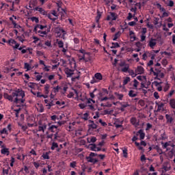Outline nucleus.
I'll list each match as a JSON object with an SVG mask.
<instances>
[{"mask_svg": "<svg viewBox=\"0 0 175 175\" xmlns=\"http://www.w3.org/2000/svg\"><path fill=\"white\" fill-rule=\"evenodd\" d=\"M165 119L167 120V123L168 124H172L174 120L172 116L170 114H165Z\"/></svg>", "mask_w": 175, "mask_h": 175, "instance_id": "16", "label": "nucleus"}, {"mask_svg": "<svg viewBox=\"0 0 175 175\" xmlns=\"http://www.w3.org/2000/svg\"><path fill=\"white\" fill-rule=\"evenodd\" d=\"M55 104L53 103V100H50L49 103L46 105V107H48V109L50 110L51 108L53 106H55Z\"/></svg>", "mask_w": 175, "mask_h": 175, "instance_id": "26", "label": "nucleus"}, {"mask_svg": "<svg viewBox=\"0 0 175 175\" xmlns=\"http://www.w3.org/2000/svg\"><path fill=\"white\" fill-rule=\"evenodd\" d=\"M154 79L160 80V79H163L165 77V75L161 71L159 72L158 75H154Z\"/></svg>", "mask_w": 175, "mask_h": 175, "instance_id": "20", "label": "nucleus"}, {"mask_svg": "<svg viewBox=\"0 0 175 175\" xmlns=\"http://www.w3.org/2000/svg\"><path fill=\"white\" fill-rule=\"evenodd\" d=\"M142 78L144 79H146V76H144V77H142V76H137V80H138V81H143V79H142Z\"/></svg>", "mask_w": 175, "mask_h": 175, "instance_id": "48", "label": "nucleus"}, {"mask_svg": "<svg viewBox=\"0 0 175 175\" xmlns=\"http://www.w3.org/2000/svg\"><path fill=\"white\" fill-rule=\"evenodd\" d=\"M138 133H139V139L141 140H144L146 136L145 133L144 132L143 129H139L138 131Z\"/></svg>", "mask_w": 175, "mask_h": 175, "instance_id": "17", "label": "nucleus"}, {"mask_svg": "<svg viewBox=\"0 0 175 175\" xmlns=\"http://www.w3.org/2000/svg\"><path fill=\"white\" fill-rule=\"evenodd\" d=\"M109 99V97H107V96H105V97H101V98H99V100H100V102H103V101H107V100H108Z\"/></svg>", "mask_w": 175, "mask_h": 175, "instance_id": "54", "label": "nucleus"}, {"mask_svg": "<svg viewBox=\"0 0 175 175\" xmlns=\"http://www.w3.org/2000/svg\"><path fill=\"white\" fill-rule=\"evenodd\" d=\"M103 96H105V94L103 92L98 91V98H101L103 97Z\"/></svg>", "mask_w": 175, "mask_h": 175, "instance_id": "60", "label": "nucleus"}, {"mask_svg": "<svg viewBox=\"0 0 175 175\" xmlns=\"http://www.w3.org/2000/svg\"><path fill=\"white\" fill-rule=\"evenodd\" d=\"M18 50H19L20 51H21L22 54H26L27 50H30V49L28 48L27 49H23V47L21 46V47L18 49Z\"/></svg>", "mask_w": 175, "mask_h": 175, "instance_id": "40", "label": "nucleus"}, {"mask_svg": "<svg viewBox=\"0 0 175 175\" xmlns=\"http://www.w3.org/2000/svg\"><path fill=\"white\" fill-rule=\"evenodd\" d=\"M3 96L5 99L10 102H13V98H15L14 100L15 104H23L25 102V99L24 98L25 97V92L20 89L12 92V95L4 93Z\"/></svg>", "mask_w": 175, "mask_h": 175, "instance_id": "1", "label": "nucleus"}, {"mask_svg": "<svg viewBox=\"0 0 175 175\" xmlns=\"http://www.w3.org/2000/svg\"><path fill=\"white\" fill-rule=\"evenodd\" d=\"M58 46L59 47V49H63L64 47V42L62 40H60L57 42Z\"/></svg>", "mask_w": 175, "mask_h": 175, "instance_id": "49", "label": "nucleus"}, {"mask_svg": "<svg viewBox=\"0 0 175 175\" xmlns=\"http://www.w3.org/2000/svg\"><path fill=\"white\" fill-rule=\"evenodd\" d=\"M87 160L89 163H92L93 164H96L98 162V159H94L92 157H87Z\"/></svg>", "mask_w": 175, "mask_h": 175, "instance_id": "13", "label": "nucleus"}, {"mask_svg": "<svg viewBox=\"0 0 175 175\" xmlns=\"http://www.w3.org/2000/svg\"><path fill=\"white\" fill-rule=\"evenodd\" d=\"M8 43H10V46H13V44H16V41L15 40L10 39V40L8 41Z\"/></svg>", "mask_w": 175, "mask_h": 175, "instance_id": "46", "label": "nucleus"}, {"mask_svg": "<svg viewBox=\"0 0 175 175\" xmlns=\"http://www.w3.org/2000/svg\"><path fill=\"white\" fill-rule=\"evenodd\" d=\"M31 21H35L36 23H39V19L38 18L36 17V16H33L31 18Z\"/></svg>", "mask_w": 175, "mask_h": 175, "instance_id": "59", "label": "nucleus"}, {"mask_svg": "<svg viewBox=\"0 0 175 175\" xmlns=\"http://www.w3.org/2000/svg\"><path fill=\"white\" fill-rule=\"evenodd\" d=\"M97 139L96 137H92L90 141H89V143H95L96 142Z\"/></svg>", "mask_w": 175, "mask_h": 175, "instance_id": "55", "label": "nucleus"}, {"mask_svg": "<svg viewBox=\"0 0 175 175\" xmlns=\"http://www.w3.org/2000/svg\"><path fill=\"white\" fill-rule=\"evenodd\" d=\"M123 157L128 158V150L126 148L123 150Z\"/></svg>", "mask_w": 175, "mask_h": 175, "instance_id": "41", "label": "nucleus"}, {"mask_svg": "<svg viewBox=\"0 0 175 175\" xmlns=\"http://www.w3.org/2000/svg\"><path fill=\"white\" fill-rule=\"evenodd\" d=\"M88 117H89V113H85L83 115L82 119L84 120L85 121H87L88 120Z\"/></svg>", "mask_w": 175, "mask_h": 175, "instance_id": "39", "label": "nucleus"}, {"mask_svg": "<svg viewBox=\"0 0 175 175\" xmlns=\"http://www.w3.org/2000/svg\"><path fill=\"white\" fill-rule=\"evenodd\" d=\"M90 127L92 129H97V124H96L93 120H90Z\"/></svg>", "mask_w": 175, "mask_h": 175, "instance_id": "28", "label": "nucleus"}, {"mask_svg": "<svg viewBox=\"0 0 175 175\" xmlns=\"http://www.w3.org/2000/svg\"><path fill=\"white\" fill-rule=\"evenodd\" d=\"M133 17V14L130 12L129 13V16H127V20L131 21Z\"/></svg>", "mask_w": 175, "mask_h": 175, "instance_id": "64", "label": "nucleus"}, {"mask_svg": "<svg viewBox=\"0 0 175 175\" xmlns=\"http://www.w3.org/2000/svg\"><path fill=\"white\" fill-rule=\"evenodd\" d=\"M98 91L97 88H95L94 90L92 92L90 93V97L92 98V99H94L95 98V93Z\"/></svg>", "mask_w": 175, "mask_h": 175, "instance_id": "36", "label": "nucleus"}, {"mask_svg": "<svg viewBox=\"0 0 175 175\" xmlns=\"http://www.w3.org/2000/svg\"><path fill=\"white\" fill-rule=\"evenodd\" d=\"M170 85L168 83H165V85L163 88V92H167L169 90H170Z\"/></svg>", "mask_w": 175, "mask_h": 175, "instance_id": "37", "label": "nucleus"}, {"mask_svg": "<svg viewBox=\"0 0 175 175\" xmlns=\"http://www.w3.org/2000/svg\"><path fill=\"white\" fill-rule=\"evenodd\" d=\"M45 46H47L48 47H51V42L49 40H47L45 42Z\"/></svg>", "mask_w": 175, "mask_h": 175, "instance_id": "63", "label": "nucleus"}, {"mask_svg": "<svg viewBox=\"0 0 175 175\" xmlns=\"http://www.w3.org/2000/svg\"><path fill=\"white\" fill-rule=\"evenodd\" d=\"M120 35H121L120 31L116 32V33H115V36H113V41L117 40V39H118L120 38Z\"/></svg>", "mask_w": 175, "mask_h": 175, "instance_id": "32", "label": "nucleus"}, {"mask_svg": "<svg viewBox=\"0 0 175 175\" xmlns=\"http://www.w3.org/2000/svg\"><path fill=\"white\" fill-rule=\"evenodd\" d=\"M51 14H48V12H47V15H45V16H46L49 19H51L53 21H56L57 18H52V15Z\"/></svg>", "mask_w": 175, "mask_h": 175, "instance_id": "42", "label": "nucleus"}, {"mask_svg": "<svg viewBox=\"0 0 175 175\" xmlns=\"http://www.w3.org/2000/svg\"><path fill=\"white\" fill-rule=\"evenodd\" d=\"M101 17V14L100 12H98V14L96 17V21L97 23H99L100 18Z\"/></svg>", "mask_w": 175, "mask_h": 175, "instance_id": "45", "label": "nucleus"}, {"mask_svg": "<svg viewBox=\"0 0 175 175\" xmlns=\"http://www.w3.org/2000/svg\"><path fill=\"white\" fill-rule=\"evenodd\" d=\"M137 94L135 93V92L133 90H131L129 91V96L130 98H135V97H137Z\"/></svg>", "mask_w": 175, "mask_h": 175, "instance_id": "23", "label": "nucleus"}, {"mask_svg": "<svg viewBox=\"0 0 175 175\" xmlns=\"http://www.w3.org/2000/svg\"><path fill=\"white\" fill-rule=\"evenodd\" d=\"M167 6L173 7L174 5V2L172 0H167V1L165 2Z\"/></svg>", "mask_w": 175, "mask_h": 175, "instance_id": "27", "label": "nucleus"}, {"mask_svg": "<svg viewBox=\"0 0 175 175\" xmlns=\"http://www.w3.org/2000/svg\"><path fill=\"white\" fill-rule=\"evenodd\" d=\"M44 28H47V25H42L38 24L35 26L33 32H38L39 31L38 30V29L42 30L44 29Z\"/></svg>", "mask_w": 175, "mask_h": 175, "instance_id": "9", "label": "nucleus"}, {"mask_svg": "<svg viewBox=\"0 0 175 175\" xmlns=\"http://www.w3.org/2000/svg\"><path fill=\"white\" fill-rule=\"evenodd\" d=\"M161 72V68L154 67V72H153L154 76H158L159 73Z\"/></svg>", "mask_w": 175, "mask_h": 175, "instance_id": "24", "label": "nucleus"}, {"mask_svg": "<svg viewBox=\"0 0 175 175\" xmlns=\"http://www.w3.org/2000/svg\"><path fill=\"white\" fill-rule=\"evenodd\" d=\"M36 54H37V55H38L39 57H42V56L44 55L43 52H42L41 51H36Z\"/></svg>", "mask_w": 175, "mask_h": 175, "instance_id": "62", "label": "nucleus"}, {"mask_svg": "<svg viewBox=\"0 0 175 175\" xmlns=\"http://www.w3.org/2000/svg\"><path fill=\"white\" fill-rule=\"evenodd\" d=\"M115 96H116V98L119 99V100H122V98L124 97V94H119L118 92H115Z\"/></svg>", "mask_w": 175, "mask_h": 175, "instance_id": "29", "label": "nucleus"}, {"mask_svg": "<svg viewBox=\"0 0 175 175\" xmlns=\"http://www.w3.org/2000/svg\"><path fill=\"white\" fill-rule=\"evenodd\" d=\"M159 18H154V21H153V24H154V25H158L159 24Z\"/></svg>", "mask_w": 175, "mask_h": 175, "instance_id": "61", "label": "nucleus"}, {"mask_svg": "<svg viewBox=\"0 0 175 175\" xmlns=\"http://www.w3.org/2000/svg\"><path fill=\"white\" fill-rule=\"evenodd\" d=\"M36 11H38L42 15L46 16L47 15V12L44 10L42 8L36 7L34 9Z\"/></svg>", "mask_w": 175, "mask_h": 175, "instance_id": "10", "label": "nucleus"}, {"mask_svg": "<svg viewBox=\"0 0 175 175\" xmlns=\"http://www.w3.org/2000/svg\"><path fill=\"white\" fill-rule=\"evenodd\" d=\"M161 144L163 145V149H166L167 150H170L169 146L174 147V144H171L170 142L161 143Z\"/></svg>", "mask_w": 175, "mask_h": 175, "instance_id": "8", "label": "nucleus"}, {"mask_svg": "<svg viewBox=\"0 0 175 175\" xmlns=\"http://www.w3.org/2000/svg\"><path fill=\"white\" fill-rule=\"evenodd\" d=\"M156 44H157V40L154 38L150 39V41H149V46H150L151 49H154Z\"/></svg>", "mask_w": 175, "mask_h": 175, "instance_id": "14", "label": "nucleus"}, {"mask_svg": "<svg viewBox=\"0 0 175 175\" xmlns=\"http://www.w3.org/2000/svg\"><path fill=\"white\" fill-rule=\"evenodd\" d=\"M49 89H50V85L49 84H46L44 87V94H41V96H39L40 98H44V99L48 98V94H49Z\"/></svg>", "mask_w": 175, "mask_h": 175, "instance_id": "3", "label": "nucleus"}, {"mask_svg": "<svg viewBox=\"0 0 175 175\" xmlns=\"http://www.w3.org/2000/svg\"><path fill=\"white\" fill-rule=\"evenodd\" d=\"M129 66H127L122 68V72L127 73L129 71Z\"/></svg>", "mask_w": 175, "mask_h": 175, "instance_id": "43", "label": "nucleus"}, {"mask_svg": "<svg viewBox=\"0 0 175 175\" xmlns=\"http://www.w3.org/2000/svg\"><path fill=\"white\" fill-rule=\"evenodd\" d=\"M119 47H120V46L118 42H112L111 49H118Z\"/></svg>", "mask_w": 175, "mask_h": 175, "instance_id": "31", "label": "nucleus"}, {"mask_svg": "<svg viewBox=\"0 0 175 175\" xmlns=\"http://www.w3.org/2000/svg\"><path fill=\"white\" fill-rule=\"evenodd\" d=\"M49 131L52 132V133H57L58 132L57 131V128L58 126H56V125H51V123H49Z\"/></svg>", "mask_w": 175, "mask_h": 175, "instance_id": "5", "label": "nucleus"}, {"mask_svg": "<svg viewBox=\"0 0 175 175\" xmlns=\"http://www.w3.org/2000/svg\"><path fill=\"white\" fill-rule=\"evenodd\" d=\"M139 82L137 79H134V85H133V86L134 87V88L137 89V86H138Z\"/></svg>", "mask_w": 175, "mask_h": 175, "instance_id": "53", "label": "nucleus"}, {"mask_svg": "<svg viewBox=\"0 0 175 175\" xmlns=\"http://www.w3.org/2000/svg\"><path fill=\"white\" fill-rule=\"evenodd\" d=\"M129 74H130V76H131V77L133 78H135L137 77V73L135 72L133 70H129Z\"/></svg>", "mask_w": 175, "mask_h": 175, "instance_id": "30", "label": "nucleus"}, {"mask_svg": "<svg viewBox=\"0 0 175 175\" xmlns=\"http://www.w3.org/2000/svg\"><path fill=\"white\" fill-rule=\"evenodd\" d=\"M41 159H44V160H49L50 159V157H49V154L48 152H44L41 157Z\"/></svg>", "mask_w": 175, "mask_h": 175, "instance_id": "19", "label": "nucleus"}, {"mask_svg": "<svg viewBox=\"0 0 175 175\" xmlns=\"http://www.w3.org/2000/svg\"><path fill=\"white\" fill-rule=\"evenodd\" d=\"M129 35H130V36H131V39H134V40H136V36H135V33H134V31H130V32H129Z\"/></svg>", "mask_w": 175, "mask_h": 175, "instance_id": "38", "label": "nucleus"}, {"mask_svg": "<svg viewBox=\"0 0 175 175\" xmlns=\"http://www.w3.org/2000/svg\"><path fill=\"white\" fill-rule=\"evenodd\" d=\"M170 107L173 109L175 110V98H170L168 101Z\"/></svg>", "mask_w": 175, "mask_h": 175, "instance_id": "12", "label": "nucleus"}, {"mask_svg": "<svg viewBox=\"0 0 175 175\" xmlns=\"http://www.w3.org/2000/svg\"><path fill=\"white\" fill-rule=\"evenodd\" d=\"M129 107H130V105L128 103L122 104V107H123V109H126Z\"/></svg>", "mask_w": 175, "mask_h": 175, "instance_id": "57", "label": "nucleus"}, {"mask_svg": "<svg viewBox=\"0 0 175 175\" xmlns=\"http://www.w3.org/2000/svg\"><path fill=\"white\" fill-rule=\"evenodd\" d=\"M131 81V78L127 77L123 80V85H126Z\"/></svg>", "mask_w": 175, "mask_h": 175, "instance_id": "33", "label": "nucleus"}, {"mask_svg": "<svg viewBox=\"0 0 175 175\" xmlns=\"http://www.w3.org/2000/svg\"><path fill=\"white\" fill-rule=\"evenodd\" d=\"M153 96H154V98H156V100H158L159 98V95L157 92H154V93H153Z\"/></svg>", "mask_w": 175, "mask_h": 175, "instance_id": "56", "label": "nucleus"}, {"mask_svg": "<svg viewBox=\"0 0 175 175\" xmlns=\"http://www.w3.org/2000/svg\"><path fill=\"white\" fill-rule=\"evenodd\" d=\"M25 69H27V70H31V67L28 63H25Z\"/></svg>", "mask_w": 175, "mask_h": 175, "instance_id": "50", "label": "nucleus"}, {"mask_svg": "<svg viewBox=\"0 0 175 175\" xmlns=\"http://www.w3.org/2000/svg\"><path fill=\"white\" fill-rule=\"evenodd\" d=\"M144 73V68L142 66H138L135 69V74L143 75Z\"/></svg>", "mask_w": 175, "mask_h": 175, "instance_id": "7", "label": "nucleus"}, {"mask_svg": "<svg viewBox=\"0 0 175 175\" xmlns=\"http://www.w3.org/2000/svg\"><path fill=\"white\" fill-rule=\"evenodd\" d=\"M53 90H54V93L56 94L59 92V90H61V88L59 85H57V87H54Z\"/></svg>", "mask_w": 175, "mask_h": 175, "instance_id": "47", "label": "nucleus"}, {"mask_svg": "<svg viewBox=\"0 0 175 175\" xmlns=\"http://www.w3.org/2000/svg\"><path fill=\"white\" fill-rule=\"evenodd\" d=\"M174 94H175V90H171L170 92L166 95V100H168L169 98H171Z\"/></svg>", "mask_w": 175, "mask_h": 175, "instance_id": "18", "label": "nucleus"}, {"mask_svg": "<svg viewBox=\"0 0 175 175\" xmlns=\"http://www.w3.org/2000/svg\"><path fill=\"white\" fill-rule=\"evenodd\" d=\"M96 145L95 144H90L89 145V148L90 149V150L94 151V152H96Z\"/></svg>", "mask_w": 175, "mask_h": 175, "instance_id": "25", "label": "nucleus"}, {"mask_svg": "<svg viewBox=\"0 0 175 175\" xmlns=\"http://www.w3.org/2000/svg\"><path fill=\"white\" fill-rule=\"evenodd\" d=\"M87 100H88L87 103L89 104V105L92 104V103L93 104L96 103V101L94 100H93L92 98H87Z\"/></svg>", "mask_w": 175, "mask_h": 175, "instance_id": "44", "label": "nucleus"}, {"mask_svg": "<svg viewBox=\"0 0 175 175\" xmlns=\"http://www.w3.org/2000/svg\"><path fill=\"white\" fill-rule=\"evenodd\" d=\"M91 84H94V83H98V81L97 79H96L95 77H93V79L91 80Z\"/></svg>", "mask_w": 175, "mask_h": 175, "instance_id": "58", "label": "nucleus"}, {"mask_svg": "<svg viewBox=\"0 0 175 175\" xmlns=\"http://www.w3.org/2000/svg\"><path fill=\"white\" fill-rule=\"evenodd\" d=\"M156 150H157V153H159V154H163V150L160 148L159 146L156 147Z\"/></svg>", "mask_w": 175, "mask_h": 175, "instance_id": "51", "label": "nucleus"}, {"mask_svg": "<svg viewBox=\"0 0 175 175\" xmlns=\"http://www.w3.org/2000/svg\"><path fill=\"white\" fill-rule=\"evenodd\" d=\"M1 154L9 156L10 154L9 148L3 147L1 150Z\"/></svg>", "mask_w": 175, "mask_h": 175, "instance_id": "15", "label": "nucleus"}, {"mask_svg": "<svg viewBox=\"0 0 175 175\" xmlns=\"http://www.w3.org/2000/svg\"><path fill=\"white\" fill-rule=\"evenodd\" d=\"M156 106H157V111H156L157 112H160V111H164L165 109V103H158L156 102Z\"/></svg>", "mask_w": 175, "mask_h": 175, "instance_id": "4", "label": "nucleus"}, {"mask_svg": "<svg viewBox=\"0 0 175 175\" xmlns=\"http://www.w3.org/2000/svg\"><path fill=\"white\" fill-rule=\"evenodd\" d=\"M0 134L1 135L5 134L6 135H8L9 133L8 132V131L5 128H3L2 130L0 131Z\"/></svg>", "mask_w": 175, "mask_h": 175, "instance_id": "35", "label": "nucleus"}, {"mask_svg": "<svg viewBox=\"0 0 175 175\" xmlns=\"http://www.w3.org/2000/svg\"><path fill=\"white\" fill-rule=\"evenodd\" d=\"M58 148V144L57 142H53L52 146H51V150H55V148Z\"/></svg>", "mask_w": 175, "mask_h": 175, "instance_id": "34", "label": "nucleus"}, {"mask_svg": "<svg viewBox=\"0 0 175 175\" xmlns=\"http://www.w3.org/2000/svg\"><path fill=\"white\" fill-rule=\"evenodd\" d=\"M10 169V167H8V169H3V175H5V174L8 175Z\"/></svg>", "mask_w": 175, "mask_h": 175, "instance_id": "52", "label": "nucleus"}, {"mask_svg": "<svg viewBox=\"0 0 175 175\" xmlns=\"http://www.w3.org/2000/svg\"><path fill=\"white\" fill-rule=\"evenodd\" d=\"M66 74L67 75L68 77H71L74 74V71L71 69L67 68L66 70Z\"/></svg>", "mask_w": 175, "mask_h": 175, "instance_id": "22", "label": "nucleus"}, {"mask_svg": "<svg viewBox=\"0 0 175 175\" xmlns=\"http://www.w3.org/2000/svg\"><path fill=\"white\" fill-rule=\"evenodd\" d=\"M51 30V27H49L46 31H41L39 30L38 31H35L36 33H39L40 36L43 37L44 35H47V33H49V32H50Z\"/></svg>", "mask_w": 175, "mask_h": 175, "instance_id": "6", "label": "nucleus"}, {"mask_svg": "<svg viewBox=\"0 0 175 175\" xmlns=\"http://www.w3.org/2000/svg\"><path fill=\"white\" fill-rule=\"evenodd\" d=\"M118 17V14L113 12H110L109 14L107 15L106 20L107 21H116L117 18Z\"/></svg>", "mask_w": 175, "mask_h": 175, "instance_id": "2", "label": "nucleus"}, {"mask_svg": "<svg viewBox=\"0 0 175 175\" xmlns=\"http://www.w3.org/2000/svg\"><path fill=\"white\" fill-rule=\"evenodd\" d=\"M94 77L98 82L103 79V75L100 72L96 73Z\"/></svg>", "mask_w": 175, "mask_h": 175, "instance_id": "21", "label": "nucleus"}, {"mask_svg": "<svg viewBox=\"0 0 175 175\" xmlns=\"http://www.w3.org/2000/svg\"><path fill=\"white\" fill-rule=\"evenodd\" d=\"M130 122L135 127L139 126V122L135 117H132L131 119H130Z\"/></svg>", "mask_w": 175, "mask_h": 175, "instance_id": "11", "label": "nucleus"}]
</instances>
